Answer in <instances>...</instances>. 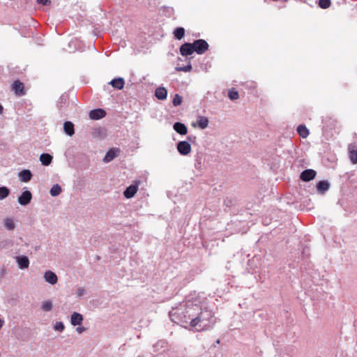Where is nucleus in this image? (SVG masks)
<instances>
[{"label": "nucleus", "instance_id": "1", "mask_svg": "<svg viewBox=\"0 0 357 357\" xmlns=\"http://www.w3.org/2000/svg\"><path fill=\"white\" fill-rule=\"evenodd\" d=\"M171 320L178 325L187 328L190 326V319L185 313V305L180 303L178 306L173 307L169 312Z\"/></svg>", "mask_w": 357, "mask_h": 357}, {"label": "nucleus", "instance_id": "2", "mask_svg": "<svg viewBox=\"0 0 357 357\" xmlns=\"http://www.w3.org/2000/svg\"><path fill=\"white\" fill-rule=\"evenodd\" d=\"M194 325L198 327L197 330H207L211 327L215 322V319L213 317V313L211 310L208 309L201 310L194 319Z\"/></svg>", "mask_w": 357, "mask_h": 357}, {"label": "nucleus", "instance_id": "3", "mask_svg": "<svg viewBox=\"0 0 357 357\" xmlns=\"http://www.w3.org/2000/svg\"><path fill=\"white\" fill-rule=\"evenodd\" d=\"M181 303L185 305V313L188 314V319H190V326L195 328L194 319L198 316L201 306L191 301L183 302Z\"/></svg>", "mask_w": 357, "mask_h": 357}, {"label": "nucleus", "instance_id": "4", "mask_svg": "<svg viewBox=\"0 0 357 357\" xmlns=\"http://www.w3.org/2000/svg\"><path fill=\"white\" fill-rule=\"evenodd\" d=\"M192 44L193 45L195 52L197 54H203L209 47L208 43L204 39L195 40Z\"/></svg>", "mask_w": 357, "mask_h": 357}, {"label": "nucleus", "instance_id": "5", "mask_svg": "<svg viewBox=\"0 0 357 357\" xmlns=\"http://www.w3.org/2000/svg\"><path fill=\"white\" fill-rule=\"evenodd\" d=\"M178 152L182 155H187L191 151V145L188 141H180L176 144Z\"/></svg>", "mask_w": 357, "mask_h": 357}, {"label": "nucleus", "instance_id": "6", "mask_svg": "<svg viewBox=\"0 0 357 357\" xmlns=\"http://www.w3.org/2000/svg\"><path fill=\"white\" fill-rule=\"evenodd\" d=\"M317 176V172L312 169L303 170L300 174V179L304 182H309L313 180Z\"/></svg>", "mask_w": 357, "mask_h": 357}, {"label": "nucleus", "instance_id": "7", "mask_svg": "<svg viewBox=\"0 0 357 357\" xmlns=\"http://www.w3.org/2000/svg\"><path fill=\"white\" fill-rule=\"evenodd\" d=\"M180 54L183 56H188L195 52L192 43H184L179 47Z\"/></svg>", "mask_w": 357, "mask_h": 357}, {"label": "nucleus", "instance_id": "8", "mask_svg": "<svg viewBox=\"0 0 357 357\" xmlns=\"http://www.w3.org/2000/svg\"><path fill=\"white\" fill-rule=\"evenodd\" d=\"M32 199V194L29 190H24L18 197L17 202L22 206H27Z\"/></svg>", "mask_w": 357, "mask_h": 357}, {"label": "nucleus", "instance_id": "9", "mask_svg": "<svg viewBox=\"0 0 357 357\" xmlns=\"http://www.w3.org/2000/svg\"><path fill=\"white\" fill-rule=\"evenodd\" d=\"M15 259L20 269L23 270L29 268L30 261L27 256L18 255L15 257Z\"/></svg>", "mask_w": 357, "mask_h": 357}, {"label": "nucleus", "instance_id": "10", "mask_svg": "<svg viewBox=\"0 0 357 357\" xmlns=\"http://www.w3.org/2000/svg\"><path fill=\"white\" fill-rule=\"evenodd\" d=\"M107 115V112L104 109L97 108L89 112V118L92 120H100Z\"/></svg>", "mask_w": 357, "mask_h": 357}, {"label": "nucleus", "instance_id": "11", "mask_svg": "<svg viewBox=\"0 0 357 357\" xmlns=\"http://www.w3.org/2000/svg\"><path fill=\"white\" fill-rule=\"evenodd\" d=\"M12 90L18 96H22L25 94L24 85L19 79L14 81L12 84Z\"/></svg>", "mask_w": 357, "mask_h": 357}, {"label": "nucleus", "instance_id": "12", "mask_svg": "<svg viewBox=\"0 0 357 357\" xmlns=\"http://www.w3.org/2000/svg\"><path fill=\"white\" fill-rule=\"evenodd\" d=\"M138 183L139 182H136L126 188L123 192L126 198L130 199L135 195L138 190Z\"/></svg>", "mask_w": 357, "mask_h": 357}, {"label": "nucleus", "instance_id": "13", "mask_svg": "<svg viewBox=\"0 0 357 357\" xmlns=\"http://www.w3.org/2000/svg\"><path fill=\"white\" fill-rule=\"evenodd\" d=\"M119 149L112 148L109 149L103 158V162L105 163L111 162L119 155Z\"/></svg>", "mask_w": 357, "mask_h": 357}, {"label": "nucleus", "instance_id": "14", "mask_svg": "<svg viewBox=\"0 0 357 357\" xmlns=\"http://www.w3.org/2000/svg\"><path fill=\"white\" fill-rule=\"evenodd\" d=\"M349 158L354 165L357 164V146L350 144L348 146Z\"/></svg>", "mask_w": 357, "mask_h": 357}, {"label": "nucleus", "instance_id": "15", "mask_svg": "<svg viewBox=\"0 0 357 357\" xmlns=\"http://www.w3.org/2000/svg\"><path fill=\"white\" fill-rule=\"evenodd\" d=\"M330 183L326 180L319 181L316 185V189L319 194L324 195L330 188Z\"/></svg>", "mask_w": 357, "mask_h": 357}, {"label": "nucleus", "instance_id": "16", "mask_svg": "<svg viewBox=\"0 0 357 357\" xmlns=\"http://www.w3.org/2000/svg\"><path fill=\"white\" fill-rule=\"evenodd\" d=\"M83 320V315L79 312H74L70 316V324L73 326H81Z\"/></svg>", "mask_w": 357, "mask_h": 357}, {"label": "nucleus", "instance_id": "17", "mask_svg": "<svg viewBox=\"0 0 357 357\" xmlns=\"http://www.w3.org/2000/svg\"><path fill=\"white\" fill-rule=\"evenodd\" d=\"M45 280L49 284L54 285L58 281V277L55 273L52 271H47L44 274Z\"/></svg>", "mask_w": 357, "mask_h": 357}, {"label": "nucleus", "instance_id": "18", "mask_svg": "<svg viewBox=\"0 0 357 357\" xmlns=\"http://www.w3.org/2000/svg\"><path fill=\"white\" fill-rule=\"evenodd\" d=\"M33 176L32 172L29 169H22L18 173V177L20 181L27 183L31 181Z\"/></svg>", "mask_w": 357, "mask_h": 357}, {"label": "nucleus", "instance_id": "19", "mask_svg": "<svg viewBox=\"0 0 357 357\" xmlns=\"http://www.w3.org/2000/svg\"><path fill=\"white\" fill-rule=\"evenodd\" d=\"M109 84H110L113 88L116 89L118 90H121L123 89L125 85V80L123 77H116L112 79L109 82Z\"/></svg>", "mask_w": 357, "mask_h": 357}, {"label": "nucleus", "instance_id": "20", "mask_svg": "<svg viewBox=\"0 0 357 357\" xmlns=\"http://www.w3.org/2000/svg\"><path fill=\"white\" fill-rule=\"evenodd\" d=\"M174 130L181 135H186L188 132L187 126L181 122H175L173 125Z\"/></svg>", "mask_w": 357, "mask_h": 357}, {"label": "nucleus", "instance_id": "21", "mask_svg": "<svg viewBox=\"0 0 357 357\" xmlns=\"http://www.w3.org/2000/svg\"><path fill=\"white\" fill-rule=\"evenodd\" d=\"M63 131L67 135L73 136L75 134L74 124L69 121H65L63 123Z\"/></svg>", "mask_w": 357, "mask_h": 357}, {"label": "nucleus", "instance_id": "22", "mask_svg": "<svg viewBox=\"0 0 357 357\" xmlns=\"http://www.w3.org/2000/svg\"><path fill=\"white\" fill-rule=\"evenodd\" d=\"M155 97L160 100H164L167 97V91L163 86L158 87L155 91Z\"/></svg>", "mask_w": 357, "mask_h": 357}, {"label": "nucleus", "instance_id": "23", "mask_svg": "<svg viewBox=\"0 0 357 357\" xmlns=\"http://www.w3.org/2000/svg\"><path fill=\"white\" fill-rule=\"evenodd\" d=\"M53 157L47 153H43L40 155V161L44 166L50 165L52 162Z\"/></svg>", "mask_w": 357, "mask_h": 357}, {"label": "nucleus", "instance_id": "24", "mask_svg": "<svg viewBox=\"0 0 357 357\" xmlns=\"http://www.w3.org/2000/svg\"><path fill=\"white\" fill-rule=\"evenodd\" d=\"M185 32V31L183 27H181V26L176 27L173 31L174 38L176 40H180L184 37Z\"/></svg>", "mask_w": 357, "mask_h": 357}, {"label": "nucleus", "instance_id": "25", "mask_svg": "<svg viewBox=\"0 0 357 357\" xmlns=\"http://www.w3.org/2000/svg\"><path fill=\"white\" fill-rule=\"evenodd\" d=\"M68 96L66 93L62 94L57 102V107L59 109H63L68 104Z\"/></svg>", "mask_w": 357, "mask_h": 357}, {"label": "nucleus", "instance_id": "26", "mask_svg": "<svg viewBox=\"0 0 357 357\" xmlns=\"http://www.w3.org/2000/svg\"><path fill=\"white\" fill-rule=\"evenodd\" d=\"M297 132L298 134L300 135V137H301L302 138H306L309 134H310V132H309V130L307 128V127L303 125V124H301L299 125L298 127H297Z\"/></svg>", "mask_w": 357, "mask_h": 357}, {"label": "nucleus", "instance_id": "27", "mask_svg": "<svg viewBox=\"0 0 357 357\" xmlns=\"http://www.w3.org/2000/svg\"><path fill=\"white\" fill-rule=\"evenodd\" d=\"M208 119L206 116H199L197 120V123L201 129H205L208 126Z\"/></svg>", "mask_w": 357, "mask_h": 357}, {"label": "nucleus", "instance_id": "28", "mask_svg": "<svg viewBox=\"0 0 357 357\" xmlns=\"http://www.w3.org/2000/svg\"><path fill=\"white\" fill-rule=\"evenodd\" d=\"M61 192L62 188L61 185L59 184H55L51 188L50 190V194L52 197H57L61 194Z\"/></svg>", "mask_w": 357, "mask_h": 357}, {"label": "nucleus", "instance_id": "29", "mask_svg": "<svg viewBox=\"0 0 357 357\" xmlns=\"http://www.w3.org/2000/svg\"><path fill=\"white\" fill-rule=\"evenodd\" d=\"M3 226L8 230H13L15 227V225L13 219L7 218L3 220Z\"/></svg>", "mask_w": 357, "mask_h": 357}, {"label": "nucleus", "instance_id": "30", "mask_svg": "<svg viewBox=\"0 0 357 357\" xmlns=\"http://www.w3.org/2000/svg\"><path fill=\"white\" fill-rule=\"evenodd\" d=\"M10 190L6 186L0 187V200H3L10 195Z\"/></svg>", "mask_w": 357, "mask_h": 357}, {"label": "nucleus", "instance_id": "31", "mask_svg": "<svg viewBox=\"0 0 357 357\" xmlns=\"http://www.w3.org/2000/svg\"><path fill=\"white\" fill-rule=\"evenodd\" d=\"M228 97L231 100H236L239 98L238 92L232 88L228 91Z\"/></svg>", "mask_w": 357, "mask_h": 357}, {"label": "nucleus", "instance_id": "32", "mask_svg": "<svg viewBox=\"0 0 357 357\" xmlns=\"http://www.w3.org/2000/svg\"><path fill=\"white\" fill-rule=\"evenodd\" d=\"M52 303L51 301L48 300L43 302L41 305V309L45 312H50L52 309Z\"/></svg>", "mask_w": 357, "mask_h": 357}, {"label": "nucleus", "instance_id": "33", "mask_svg": "<svg viewBox=\"0 0 357 357\" xmlns=\"http://www.w3.org/2000/svg\"><path fill=\"white\" fill-rule=\"evenodd\" d=\"M318 5L321 8L326 9L331 5V0H319Z\"/></svg>", "mask_w": 357, "mask_h": 357}, {"label": "nucleus", "instance_id": "34", "mask_svg": "<svg viewBox=\"0 0 357 357\" xmlns=\"http://www.w3.org/2000/svg\"><path fill=\"white\" fill-rule=\"evenodd\" d=\"M182 100H183L182 96H181L180 95L176 93L174 95V98H173L172 104H173V105L174 107L179 106L180 105H181Z\"/></svg>", "mask_w": 357, "mask_h": 357}, {"label": "nucleus", "instance_id": "35", "mask_svg": "<svg viewBox=\"0 0 357 357\" xmlns=\"http://www.w3.org/2000/svg\"><path fill=\"white\" fill-rule=\"evenodd\" d=\"M175 70L176 71H182V72H190L192 70V66L190 63H189L188 65L185 66H181V67H176Z\"/></svg>", "mask_w": 357, "mask_h": 357}, {"label": "nucleus", "instance_id": "36", "mask_svg": "<svg viewBox=\"0 0 357 357\" xmlns=\"http://www.w3.org/2000/svg\"><path fill=\"white\" fill-rule=\"evenodd\" d=\"M166 344V342L164 340H159L155 344L153 345V348L154 351H157L160 348H163Z\"/></svg>", "mask_w": 357, "mask_h": 357}, {"label": "nucleus", "instance_id": "37", "mask_svg": "<svg viewBox=\"0 0 357 357\" xmlns=\"http://www.w3.org/2000/svg\"><path fill=\"white\" fill-rule=\"evenodd\" d=\"M65 328L64 324L62 321H56L54 325V329L59 332H62Z\"/></svg>", "mask_w": 357, "mask_h": 357}, {"label": "nucleus", "instance_id": "38", "mask_svg": "<svg viewBox=\"0 0 357 357\" xmlns=\"http://www.w3.org/2000/svg\"><path fill=\"white\" fill-rule=\"evenodd\" d=\"M162 9L164 10L166 15L169 17L172 16L174 14V8L170 6H162Z\"/></svg>", "mask_w": 357, "mask_h": 357}, {"label": "nucleus", "instance_id": "39", "mask_svg": "<svg viewBox=\"0 0 357 357\" xmlns=\"http://www.w3.org/2000/svg\"><path fill=\"white\" fill-rule=\"evenodd\" d=\"M234 200L232 199L231 198H228L227 197L225 200H224V204L227 206V207H231L234 205Z\"/></svg>", "mask_w": 357, "mask_h": 357}, {"label": "nucleus", "instance_id": "40", "mask_svg": "<svg viewBox=\"0 0 357 357\" xmlns=\"http://www.w3.org/2000/svg\"><path fill=\"white\" fill-rule=\"evenodd\" d=\"M36 2L38 4H41L43 6H48L50 4L51 1L50 0H36Z\"/></svg>", "mask_w": 357, "mask_h": 357}, {"label": "nucleus", "instance_id": "41", "mask_svg": "<svg viewBox=\"0 0 357 357\" xmlns=\"http://www.w3.org/2000/svg\"><path fill=\"white\" fill-rule=\"evenodd\" d=\"M84 292H85V290L83 288H79L76 291V295L77 296H81L84 295Z\"/></svg>", "mask_w": 357, "mask_h": 357}, {"label": "nucleus", "instance_id": "42", "mask_svg": "<svg viewBox=\"0 0 357 357\" xmlns=\"http://www.w3.org/2000/svg\"><path fill=\"white\" fill-rule=\"evenodd\" d=\"M188 142L190 143H194L196 140V137L194 135H188L187 137Z\"/></svg>", "mask_w": 357, "mask_h": 357}, {"label": "nucleus", "instance_id": "43", "mask_svg": "<svg viewBox=\"0 0 357 357\" xmlns=\"http://www.w3.org/2000/svg\"><path fill=\"white\" fill-rule=\"evenodd\" d=\"M77 326L78 327H77L76 331L78 333H82L86 331V328H84V326Z\"/></svg>", "mask_w": 357, "mask_h": 357}, {"label": "nucleus", "instance_id": "44", "mask_svg": "<svg viewBox=\"0 0 357 357\" xmlns=\"http://www.w3.org/2000/svg\"><path fill=\"white\" fill-rule=\"evenodd\" d=\"M6 273V270L5 268H1L0 271V277L2 278Z\"/></svg>", "mask_w": 357, "mask_h": 357}, {"label": "nucleus", "instance_id": "45", "mask_svg": "<svg viewBox=\"0 0 357 357\" xmlns=\"http://www.w3.org/2000/svg\"><path fill=\"white\" fill-rule=\"evenodd\" d=\"M201 165V158L197 156L195 165Z\"/></svg>", "mask_w": 357, "mask_h": 357}, {"label": "nucleus", "instance_id": "46", "mask_svg": "<svg viewBox=\"0 0 357 357\" xmlns=\"http://www.w3.org/2000/svg\"><path fill=\"white\" fill-rule=\"evenodd\" d=\"M3 112V107L2 105L0 103V114H1Z\"/></svg>", "mask_w": 357, "mask_h": 357}, {"label": "nucleus", "instance_id": "47", "mask_svg": "<svg viewBox=\"0 0 357 357\" xmlns=\"http://www.w3.org/2000/svg\"><path fill=\"white\" fill-rule=\"evenodd\" d=\"M3 321L0 319V328L3 326Z\"/></svg>", "mask_w": 357, "mask_h": 357}, {"label": "nucleus", "instance_id": "48", "mask_svg": "<svg viewBox=\"0 0 357 357\" xmlns=\"http://www.w3.org/2000/svg\"><path fill=\"white\" fill-rule=\"evenodd\" d=\"M40 248V245H37V246H35L34 250H35L36 251H37V250H38Z\"/></svg>", "mask_w": 357, "mask_h": 357}, {"label": "nucleus", "instance_id": "49", "mask_svg": "<svg viewBox=\"0 0 357 357\" xmlns=\"http://www.w3.org/2000/svg\"><path fill=\"white\" fill-rule=\"evenodd\" d=\"M306 252H307V251H306V248H303V252H302L303 255H305V254H306Z\"/></svg>", "mask_w": 357, "mask_h": 357}, {"label": "nucleus", "instance_id": "50", "mask_svg": "<svg viewBox=\"0 0 357 357\" xmlns=\"http://www.w3.org/2000/svg\"><path fill=\"white\" fill-rule=\"evenodd\" d=\"M96 260H99L100 259V257L99 256L96 255Z\"/></svg>", "mask_w": 357, "mask_h": 357}, {"label": "nucleus", "instance_id": "51", "mask_svg": "<svg viewBox=\"0 0 357 357\" xmlns=\"http://www.w3.org/2000/svg\"><path fill=\"white\" fill-rule=\"evenodd\" d=\"M216 343H217V344H219V343H220V340H218L216 341Z\"/></svg>", "mask_w": 357, "mask_h": 357}]
</instances>
